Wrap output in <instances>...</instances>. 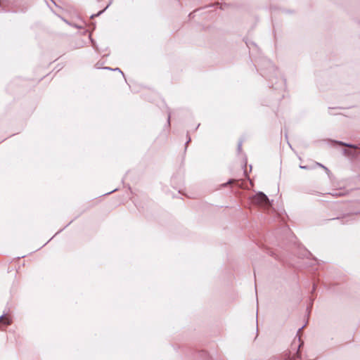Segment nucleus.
I'll return each instance as SVG.
<instances>
[{
	"label": "nucleus",
	"mask_w": 360,
	"mask_h": 360,
	"mask_svg": "<svg viewBox=\"0 0 360 360\" xmlns=\"http://www.w3.org/2000/svg\"><path fill=\"white\" fill-rule=\"evenodd\" d=\"M12 323L11 319L8 316H2L0 317V325L8 326Z\"/></svg>",
	"instance_id": "2"
},
{
	"label": "nucleus",
	"mask_w": 360,
	"mask_h": 360,
	"mask_svg": "<svg viewBox=\"0 0 360 360\" xmlns=\"http://www.w3.org/2000/svg\"><path fill=\"white\" fill-rule=\"evenodd\" d=\"M252 201L253 204L263 209H268L271 205L268 198L263 193H257L252 198Z\"/></svg>",
	"instance_id": "1"
},
{
	"label": "nucleus",
	"mask_w": 360,
	"mask_h": 360,
	"mask_svg": "<svg viewBox=\"0 0 360 360\" xmlns=\"http://www.w3.org/2000/svg\"><path fill=\"white\" fill-rule=\"evenodd\" d=\"M339 144L340 146H348V147H350V148H356L357 147L354 146H352V145H347V144H345L342 142H340Z\"/></svg>",
	"instance_id": "3"
}]
</instances>
